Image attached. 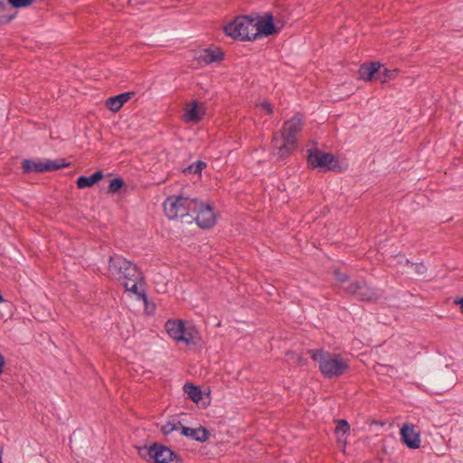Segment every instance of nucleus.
<instances>
[{
	"instance_id": "b1692460",
	"label": "nucleus",
	"mask_w": 463,
	"mask_h": 463,
	"mask_svg": "<svg viewBox=\"0 0 463 463\" xmlns=\"http://www.w3.org/2000/svg\"><path fill=\"white\" fill-rule=\"evenodd\" d=\"M157 448V443H153L151 446L146 447H139L138 454L141 458L146 459V461L152 460L155 456V451Z\"/></svg>"
},
{
	"instance_id": "1a4fd4ad",
	"label": "nucleus",
	"mask_w": 463,
	"mask_h": 463,
	"mask_svg": "<svg viewBox=\"0 0 463 463\" xmlns=\"http://www.w3.org/2000/svg\"><path fill=\"white\" fill-rule=\"evenodd\" d=\"M303 128V119L300 115H295L290 119L287 120L281 130L282 139H288L297 143V135Z\"/></svg>"
},
{
	"instance_id": "6ab92c4d",
	"label": "nucleus",
	"mask_w": 463,
	"mask_h": 463,
	"mask_svg": "<svg viewBox=\"0 0 463 463\" xmlns=\"http://www.w3.org/2000/svg\"><path fill=\"white\" fill-rule=\"evenodd\" d=\"M104 178V174L101 170L96 171L90 176L80 175L76 181L77 187L79 189H84L87 187H92L98 182Z\"/></svg>"
},
{
	"instance_id": "ddd939ff",
	"label": "nucleus",
	"mask_w": 463,
	"mask_h": 463,
	"mask_svg": "<svg viewBox=\"0 0 463 463\" xmlns=\"http://www.w3.org/2000/svg\"><path fill=\"white\" fill-rule=\"evenodd\" d=\"M205 114L204 104L193 100L185 109L184 120L186 122L198 123Z\"/></svg>"
},
{
	"instance_id": "20e7f679",
	"label": "nucleus",
	"mask_w": 463,
	"mask_h": 463,
	"mask_svg": "<svg viewBox=\"0 0 463 463\" xmlns=\"http://www.w3.org/2000/svg\"><path fill=\"white\" fill-rule=\"evenodd\" d=\"M254 36L269 37L279 33L284 27L285 22L274 17L271 12L265 13L262 16L253 14Z\"/></svg>"
},
{
	"instance_id": "c9c22d12",
	"label": "nucleus",
	"mask_w": 463,
	"mask_h": 463,
	"mask_svg": "<svg viewBox=\"0 0 463 463\" xmlns=\"http://www.w3.org/2000/svg\"><path fill=\"white\" fill-rule=\"evenodd\" d=\"M456 305L459 306L460 312L463 314V298H458L454 300Z\"/></svg>"
},
{
	"instance_id": "f8f14e48",
	"label": "nucleus",
	"mask_w": 463,
	"mask_h": 463,
	"mask_svg": "<svg viewBox=\"0 0 463 463\" xmlns=\"http://www.w3.org/2000/svg\"><path fill=\"white\" fill-rule=\"evenodd\" d=\"M401 438L409 449H416L420 446V434L415 430L413 425L404 424L401 429Z\"/></svg>"
},
{
	"instance_id": "58836bf2",
	"label": "nucleus",
	"mask_w": 463,
	"mask_h": 463,
	"mask_svg": "<svg viewBox=\"0 0 463 463\" xmlns=\"http://www.w3.org/2000/svg\"><path fill=\"white\" fill-rule=\"evenodd\" d=\"M5 301L4 297L0 294V303H3Z\"/></svg>"
},
{
	"instance_id": "2f4dec72",
	"label": "nucleus",
	"mask_w": 463,
	"mask_h": 463,
	"mask_svg": "<svg viewBox=\"0 0 463 463\" xmlns=\"http://www.w3.org/2000/svg\"><path fill=\"white\" fill-rule=\"evenodd\" d=\"M258 107L260 108L261 109L265 110V112L268 115L273 114V108H272L271 104L268 101L261 102L260 104L258 105Z\"/></svg>"
},
{
	"instance_id": "bb28decb",
	"label": "nucleus",
	"mask_w": 463,
	"mask_h": 463,
	"mask_svg": "<svg viewBox=\"0 0 463 463\" xmlns=\"http://www.w3.org/2000/svg\"><path fill=\"white\" fill-rule=\"evenodd\" d=\"M124 185L125 183L121 177L113 178L108 187V194H114L118 193Z\"/></svg>"
},
{
	"instance_id": "f704fd0d",
	"label": "nucleus",
	"mask_w": 463,
	"mask_h": 463,
	"mask_svg": "<svg viewBox=\"0 0 463 463\" xmlns=\"http://www.w3.org/2000/svg\"><path fill=\"white\" fill-rule=\"evenodd\" d=\"M5 364V356L0 353V374H2L4 372Z\"/></svg>"
},
{
	"instance_id": "f257e3e1",
	"label": "nucleus",
	"mask_w": 463,
	"mask_h": 463,
	"mask_svg": "<svg viewBox=\"0 0 463 463\" xmlns=\"http://www.w3.org/2000/svg\"><path fill=\"white\" fill-rule=\"evenodd\" d=\"M109 270L112 275L117 276L118 280L123 284L127 291L134 293L145 303L147 302L146 293L138 290L137 285L144 282V276L135 263L115 254L109 257Z\"/></svg>"
},
{
	"instance_id": "39448f33",
	"label": "nucleus",
	"mask_w": 463,
	"mask_h": 463,
	"mask_svg": "<svg viewBox=\"0 0 463 463\" xmlns=\"http://www.w3.org/2000/svg\"><path fill=\"white\" fill-rule=\"evenodd\" d=\"M343 289L359 301L375 302L380 295L375 288L371 287L364 279L351 281Z\"/></svg>"
},
{
	"instance_id": "dca6fc26",
	"label": "nucleus",
	"mask_w": 463,
	"mask_h": 463,
	"mask_svg": "<svg viewBox=\"0 0 463 463\" xmlns=\"http://www.w3.org/2000/svg\"><path fill=\"white\" fill-rule=\"evenodd\" d=\"M135 95V91H128L110 97L106 100V106L109 110L117 112L122 108V106L127 101H128Z\"/></svg>"
},
{
	"instance_id": "e433bc0d",
	"label": "nucleus",
	"mask_w": 463,
	"mask_h": 463,
	"mask_svg": "<svg viewBox=\"0 0 463 463\" xmlns=\"http://www.w3.org/2000/svg\"><path fill=\"white\" fill-rule=\"evenodd\" d=\"M404 262L406 265H411V266H414L415 263H412L411 261H410L408 259H405L404 260Z\"/></svg>"
},
{
	"instance_id": "f3484780",
	"label": "nucleus",
	"mask_w": 463,
	"mask_h": 463,
	"mask_svg": "<svg viewBox=\"0 0 463 463\" xmlns=\"http://www.w3.org/2000/svg\"><path fill=\"white\" fill-rule=\"evenodd\" d=\"M382 64L378 61L362 64L358 70L360 79L365 81L372 80L374 75L378 76Z\"/></svg>"
},
{
	"instance_id": "ea45409f",
	"label": "nucleus",
	"mask_w": 463,
	"mask_h": 463,
	"mask_svg": "<svg viewBox=\"0 0 463 463\" xmlns=\"http://www.w3.org/2000/svg\"><path fill=\"white\" fill-rule=\"evenodd\" d=\"M277 140H278V139H277V137L275 136V137H273V140H272V141H273V142H276Z\"/></svg>"
},
{
	"instance_id": "a878e982",
	"label": "nucleus",
	"mask_w": 463,
	"mask_h": 463,
	"mask_svg": "<svg viewBox=\"0 0 463 463\" xmlns=\"http://www.w3.org/2000/svg\"><path fill=\"white\" fill-rule=\"evenodd\" d=\"M182 423L179 420L168 421L165 425L162 426L161 431L164 435H169L175 430L181 431Z\"/></svg>"
},
{
	"instance_id": "4c0bfd02",
	"label": "nucleus",
	"mask_w": 463,
	"mask_h": 463,
	"mask_svg": "<svg viewBox=\"0 0 463 463\" xmlns=\"http://www.w3.org/2000/svg\"><path fill=\"white\" fill-rule=\"evenodd\" d=\"M2 454H3V447L0 446V463H3V461H2Z\"/></svg>"
},
{
	"instance_id": "72a5a7b5",
	"label": "nucleus",
	"mask_w": 463,
	"mask_h": 463,
	"mask_svg": "<svg viewBox=\"0 0 463 463\" xmlns=\"http://www.w3.org/2000/svg\"><path fill=\"white\" fill-rule=\"evenodd\" d=\"M184 337L188 340V342H184L186 345H190L194 342L192 333L188 332L186 329H184Z\"/></svg>"
},
{
	"instance_id": "f03ea898",
	"label": "nucleus",
	"mask_w": 463,
	"mask_h": 463,
	"mask_svg": "<svg viewBox=\"0 0 463 463\" xmlns=\"http://www.w3.org/2000/svg\"><path fill=\"white\" fill-rule=\"evenodd\" d=\"M307 354L311 358L318 362L321 373L326 378H335L343 375L348 368V364L339 355L323 351L322 349H309Z\"/></svg>"
},
{
	"instance_id": "c85d7f7f",
	"label": "nucleus",
	"mask_w": 463,
	"mask_h": 463,
	"mask_svg": "<svg viewBox=\"0 0 463 463\" xmlns=\"http://www.w3.org/2000/svg\"><path fill=\"white\" fill-rule=\"evenodd\" d=\"M33 0H7L8 6L11 8H24L30 6Z\"/></svg>"
},
{
	"instance_id": "4be33fe9",
	"label": "nucleus",
	"mask_w": 463,
	"mask_h": 463,
	"mask_svg": "<svg viewBox=\"0 0 463 463\" xmlns=\"http://www.w3.org/2000/svg\"><path fill=\"white\" fill-rule=\"evenodd\" d=\"M296 147V143L288 139H283V143L277 146V152L274 154L278 158L283 161L287 158Z\"/></svg>"
},
{
	"instance_id": "c756f323",
	"label": "nucleus",
	"mask_w": 463,
	"mask_h": 463,
	"mask_svg": "<svg viewBox=\"0 0 463 463\" xmlns=\"http://www.w3.org/2000/svg\"><path fill=\"white\" fill-rule=\"evenodd\" d=\"M335 433L346 434L350 430V425L346 420H336Z\"/></svg>"
},
{
	"instance_id": "473e14b6",
	"label": "nucleus",
	"mask_w": 463,
	"mask_h": 463,
	"mask_svg": "<svg viewBox=\"0 0 463 463\" xmlns=\"http://www.w3.org/2000/svg\"><path fill=\"white\" fill-rule=\"evenodd\" d=\"M415 272L419 275H424L427 272V268L423 263L414 264Z\"/></svg>"
},
{
	"instance_id": "7c9ffc66",
	"label": "nucleus",
	"mask_w": 463,
	"mask_h": 463,
	"mask_svg": "<svg viewBox=\"0 0 463 463\" xmlns=\"http://www.w3.org/2000/svg\"><path fill=\"white\" fill-rule=\"evenodd\" d=\"M335 278L340 283H345L348 281L349 277L347 274L341 272L339 269L334 271Z\"/></svg>"
},
{
	"instance_id": "a211bd4d",
	"label": "nucleus",
	"mask_w": 463,
	"mask_h": 463,
	"mask_svg": "<svg viewBox=\"0 0 463 463\" xmlns=\"http://www.w3.org/2000/svg\"><path fill=\"white\" fill-rule=\"evenodd\" d=\"M224 53L220 48L216 49H204L198 57V61L205 64H211L213 62H218L222 61Z\"/></svg>"
},
{
	"instance_id": "412c9836",
	"label": "nucleus",
	"mask_w": 463,
	"mask_h": 463,
	"mask_svg": "<svg viewBox=\"0 0 463 463\" xmlns=\"http://www.w3.org/2000/svg\"><path fill=\"white\" fill-rule=\"evenodd\" d=\"M183 389L187 397L194 403H199V402L203 399V392L199 386L191 383H187L184 385Z\"/></svg>"
},
{
	"instance_id": "393cba45",
	"label": "nucleus",
	"mask_w": 463,
	"mask_h": 463,
	"mask_svg": "<svg viewBox=\"0 0 463 463\" xmlns=\"http://www.w3.org/2000/svg\"><path fill=\"white\" fill-rule=\"evenodd\" d=\"M206 163L203 162V161H197L194 164H191L190 165H188L187 167H185L184 170H183V173L185 175H189L191 174H201L202 170L203 168L206 167Z\"/></svg>"
},
{
	"instance_id": "9d476101",
	"label": "nucleus",
	"mask_w": 463,
	"mask_h": 463,
	"mask_svg": "<svg viewBox=\"0 0 463 463\" xmlns=\"http://www.w3.org/2000/svg\"><path fill=\"white\" fill-rule=\"evenodd\" d=\"M179 198L181 202H179L176 210V218H180L182 222L192 223V215L193 212L195 211L197 198H189L183 195H180Z\"/></svg>"
},
{
	"instance_id": "423d86ee",
	"label": "nucleus",
	"mask_w": 463,
	"mask_h": 463,
	"mask_svg": "<svg viewBox=\"0 0 463 463\" xmlns=\"http://www.w3.org/2000/svg\"><path fill=\"white\" fill-rule=\"evenodd\" d=\"M70 164L64 158H58L55 160L47 159L44 162H35L31 159H24L22 162V170L24 174L44 173L50 171H56L68 166Z\"/></svg>"
},
{
	"instance_id": "2eb2a0df",
	"label": "nucleus",
	"mask_w": 463,
	"mask_h": 463,
	"mask_svg": "<svg viewBox=\"0 0 463 463\" xmlns=\"http://www.w3.org/2000/svg\"><path fill=\"white\" fill-rule=\"evenodd\" d=\"M181 434L184 437L190 438L194 440L199 442H205L209 439L211 433L210 431L203 426H200L198 428L193 429L190 427L181 426Z\"/></svg>"
},
{
	"instance_id": "9b49d317",
	"label": "nucleus",
	"mask_w": 463,
	"mask_h": 463,
	"mask_svg": "<svg viewBox=\"0 0 463 463\" xmlns=\"http://www.w3.org/2000/svg\"><path fill=\"white\" fill-rule=\"evenodd\" d=\"M153 460L155 463H183V459L176 452L158 443Z\"/></svg>"
},
{
	"instance_id": "cd10ccee",
	"label": "nucleus",
	"mask_w": 463,
	"mask_h": 463,
	"mask_svg": "<svg viewBox=\"0 0 463 463\" xmlns=\"http://www.w3.org/2000/svg\"><path fill=\"white\" fill-rule=\"evenodd\" d=\"M399 70H389L384 68L383 71H380L378 73V77L382 82H385L387 80L393 79L398 74Z\"/></svg>"
},
{
	"instance_id": "0eeeda50",
	"label": "nucleus",
	"mask_w": 463,
	"mask_h": 463,
	"mask_svg": "<svg viewBox=\"0 0 463 463\" xmlns=\"http://www.w3.org/2000/svg\"><path fill=\"white\" fill-rule=\"evenodd\" d=\"M215 221L213 206L196 199V207L195 211L193 212L192 222H195L199 227L208 229L215 224Z\"/></svg>"
},
{
	"instance_id": "7ed1b4c3",
	"label": "nucleus",
	"mask_w": 463,
	"mask_h": 463,
	"mask_svg": "<svg viewBox=\"0 0 463 463\" xmlns=\"http://www.w3.org/2000/svg\"><path fill=\"white\" fill-rule=\"evenodd\" d=\"M253 14L236 16L232 22L223 26V32L227 36L239 41H253L254 24Z\"/></svg>"
},
{
	"instance_id": "6e6552de",
	"label": "nucleus",
	"mask_w": 463,
	"mask_h": 463,
	"mask_svg": "<svg viewBox=\"0 0 463 463\" xmlns=\"http://www.w3.org/2000/svg\"><path fill=\"white\" fill-rule=\"evenodd\" d=\"M307 163L313 168L333 170L337 161L331 153H326L318 148L308 149Z\"/></svg>"
},
{
	"instance_id": "aec40b11",
	"label": "nucleus",
	"mask_w": 463,
	"mask_h": 463,
	"mask_svg": "<svg viewBox=\"0 0 463 463\" xmlns=\"http://www.w3.org/2000/svg\"><path fill=\"white\" fill-rule=\"evenodd\" d=\"M179 202H181L179 196H171L165 201L164 210L169 219H176Z\"/></svg>"
},
{
	"instance_id": "5701e85b",
	"label": "nucleus",
	"mask_w": 463,
	"mask_h": 463,
	"mask_svg": "<svg viewBox=\"0 0 463 463\" xmlns=\"http://www.w3.org/2000/svg\"><path fill=\"white\" fill-rule=\"evenodd\" d=\"M7 11H11L8 4L5 0H0V24H9L15 17L16 12L9 14Z\"/></svg>"
},
{
	"instance_id": "4468645a",
	"label": "nucleus",
	"mask_w": 463,
	"mask_h": 463,
	"mask_svg": "<svg viewBox=\"0 0 463 463\" xmlns=\"http://www.w3.org/2000/svg\"><path fill=\"white\" fill-rule=\"evenodd\" d=\"M165 330L168 335L175 340L179 342H188L184 337V323L182 320H167L165 323Z\"/></svg>"
}]
</instances>
